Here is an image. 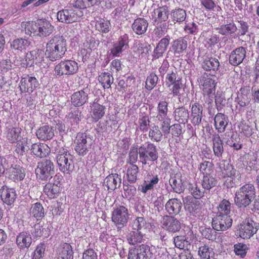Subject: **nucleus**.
<instances>
[{
    "label": "nucleus",
    "mask_w": 259,
    "mask_h": 259,
    "mask_svg": "<svg viewBox=\"0 0 259 259\" xmlns=\"http://www.w3.org/2000/svg\"><path fill=\"white\" fill-rule=\"evenodd\" d=\"M66 40L60 35L51 38L47 42L45 55L50 60L55 61L63 57L66 50Z\"/></svg>",
    "instance_id": "f257e3e1"
},
{
    "label": "nucleus",
    "mask_w": 259,
    "mask_h": 259,
    "mask_svg": "<svg viewBox=\"0 0 259 259\" xmlns=\"http://www.w3.org/2000/svg\"><path fill=\"white\" fill-rule=\"evenodd\" d=\"M25 33L29 35L45 37L54 31V26L46 19H39L36 22H27L24 24Z\"/></svg>",
    "instance_id": "f03ea898"
},
{
    "label": "nucleus",
    "mask_w": 259,
    "mask_h": 259,
    "mask_svg": "<svg viewBox=\"0 0 259 259\" xmlns=\"http://www.w3.org/2000/svg\"><path fill=\"white\" fill-rule=\"evenodd\" d=\"M139 154L140 160L144 165H151L157 161L159 157L156 146L151 143L141 146L139 148Z\"/></svg>",
    "instance_id": "7ed1b4c3"
},
{
    "label": "nucleus",
    "mask_w": 259,
    "mask_h": 259,
    "mask_svg": "<svg viewBox=\"0 0 259 259\" xmlns=\"http://www.w3.org/2000/svg\"><path fill=\"white\" fill-rule=\"evenodd\" d=\"M72 156L64 149L60 150L56 156L59 169L64 173L69 174L74 168Z\"/></svg>",
    "instance_id": "20e7f679"
},
{
    "label": "nucleus",
    "mask_w": 259,
    "mask_h": 259,
    "mask_svg": "<svg viewBox=\"0 0 259 259\" xmlns=\"http://www.w3.org/2000/svg\"><path fill=\"white\" fill-rule=\"evenodd\" d=\"M78 70V63L74 60H66L61 61L56 65L55 74L59 76L75 74Z\"/></svg>",
    "instance_id": "39448f33"
},
{
    "label": "nucleus",
    "mask_w": 259,
    "mask_h": 259,
    "mask_svg": "<svg viewBox=\"0 0 259 259\" xmlns=\"http://www.w3.org/2000/svg\"><path fill=\"white\" fill-rule=\"evenodd\" d=\"M165 85L169 89L174 96H180L183 84L176 70L169 71L165 77Z\"/></svg>",
    "instance_id": "423d86ee"
},
{
    "label": "nucleus",
    "mask_w": 259,
    "mask_h": 259,
    "mask_svg": "<svg viewBox=\"0 0 259 259\" xmlns=\"http://www.w3.org/2000/svg\"><path fill=\"white\" fill-rule=\"evenodd\" d=\"M37 178L41 181H47L54 174V165L50 160H44L37 164L35 169Z\"/></svg>",
    "instance_id": "0eeeda50"
},
{
    "label": "nucleus",
    "mask_w": 259,
    "mask_h": 259,
    "mask_svg": "<svg viewBox=\"0 0 259 259\" xmlns=\"http://www.w3.org/2000/svg\"><path fill=\"white\" fill-rule=\"evenodd\" d=\"M128 210L123 206L115 208L112 211V221L118 228H121L125 225L129 218Z\"/></svg>",
    "instance_id": "6e6552de"
},
{
    "label": "nucleus",
    "mask_w": 259,
    "mask_h": 259,
    "mask_svg": "<svg viewBox=\"0 0 259 259\" xmlns=\"http://www.w3.org/2000/svg\"><path fill=\"white\" fill-rule=\"evenodd\" d=\"M75 150L79 155L83 156L88 152L92 142L90 137L84 133H79L75 140Z\"/></svg>",
    "instance_id": "1a4fd4ad"
},
{
    "label": "nucleus",
    "mask_w": 259,
    "mask_h": 259,
    "mask_svg": "<svg viewBox=\"0 0 259 259\" xmlns=\"http://www.w3.org/2000/svg\"><path fill=\"white\" fill-rule=\"evenodd\" d=\"M200 84L202 86V90L204 96H208V102L211 103L215 92V80L208 75L204 74L200 78Z\"/></svg>",
    "instance_id": "9d476101"
},
{
    "label": "nucleus",
    "mask_w": 259,
    "mask_h": 259,
    "mask_svg": "<svg viewBox=\"0 0 259 259\" xmlns=\"http://www.w3.org/2000/svg\"><path fill=\"white\" fill-rule=\"evenodd\" d=\"M202 66L204 70L210 71L213 76L220 77L223 74V71L220 66V62L215 58L205 59L203 62Z\"/></svg>",
    "instance_id": "9b49d317"
},
{
    "label": "nucleus",
    "mask_w": 259,
    "mask_h": 259,
    "mask_svg": "<svg viewBox=\"0 0 259 259\" xmlns=\"http://www.w3.org/2000/svg\"><path fill=\"white\" fill-rule=\"evenodd\" d=\"M232 225L231 216L217 214L212 220V226L216 231H224L230 228Z\"/></svg>",
    "instance_id": "f8f14e48"
},
{
    "label": "nucleus",
    "mask_w": 259,
    "mask_h": 259,
    "mask_svg": "<svg viewBox=\"0 0 259 259\" xmlns=\"http://www.w3.org/2000/svg\"><path fill=\"white\" fill-rule=\"evenodd\" d=\"M37 79L28 75L22 77L19 83V88L21 93H32L38 86Z\"/></svg>",
    "instance_id": "ddd939ff"
},
{
    "label": "nucleus",
    "mask_w": 259,
    "mask_h": 259,
    "mask_svg": "<svg viewBox=\"0 0 259 259\" xmlns=\"http://www.w3.org/2000/svg\"><path fill=\"white\" fill-rule=\"evenodd\" d=\"M256 223L251 220H245L239 227V236L243 239L250 238L257 231Z\"/></svg>",
    "instance_id": "4468645a"
},
{
    "label": "nucleus",
    "mask_w": 259,
    "mask_h": 259,
    "mask_svg": "<svg viewBox=\"0 0 259 259\" xmlns=\"http://www.w3.org/2000/svg\"><path fill=\"white\" fill-rule=\"evenodd\" d=\"M128 48V36L127 34L121 36L118 40L113 43L110 49L111 54L114 57H118L120 54Z\"/></svg>",
    "instance_id": "2eb2a0df"
},
{
    "label": "nucleus",
    "mask_w": 259,
    "mask_h": 259,
    "mask_svg": "<svg viewBox=\"0 0 259 259\" xmlns=\"http://www.w3.org/2000/svg\"><path fill=\"white\" fill-rule=\"evenodd\" d=\"M0 195L3 202L8 205L12 204L17 197L15 189L7 186H3L0 188Z\"/></svg>",
    "instance_id": "dca6fc26"
},
{
    "label": "nucleus",
    "mask_w": 259,
    "mask_h": 259,
    "mask_svg": "<svg viewBox=\"0 0 259 259\" xmlns=\"http://www.w3.org/2000/svg\"><path fill=\"white\" fill-rule=\"evenodd\" d=\"M54 179L55 180L54 183H48L44 188V193L50 198L56 197L60 191L58 184L60 183V180L61 179V176L56 175Z\"/></svg>",
    "instance_id": "f3484780"
},
{
    "label": "nucleus",
    "mask_w": 259,
    "mask_h": 259,
    "mask_svg": "<svg viewBox=\"0 0 259 259\" xmlns=\"http://www.w3.org/2000/svg\"><path fill=\"white\" fill-rule=\"evenodd\" d=\"M246 56V50L240 47L233 51L229 56V63L233 66H238L240 64Z\"/></svg>",
    "instance_id": "a211bd4d"
},
{
    "label": "nucleus",
    "mask_w": 259,
    "mask_h": 259,
    "mask_svg": "<svg viewBox=\"0 0 259 259\" xmlns=\"http://www.w3.org/2000/svg\"><path fill=\"white\" fill-rule=\"evenodd\" d=\"M32 241L31 234L26 231L19 233L16 237L17 245L21 250L28 249L30 246Z\"/></svg>",
    "instance_id": "6ab92c4d"
},
{
    "label": "nucleus",
    "mask_w": 259,
    "mask_h": 259,
    "mask_svg": "<svg viewBox=\"0 0 259 259\" xmlns=\"http://www.w3.org/2000/svg\"><path fill=\"white\" fill-rule=\"evenodd\" d=\"M25 58L29 67L39 64L43 60L44 52L39 49L34 50L27 53Z\"/></svg>",
    "instance_id": "aec40b11"
},
{
    "label": "nucleus",
    "mask_w": 259,
    "mask_h": 259,
    "mask_svg": "<svg viewBox=\"0 0 259 259\" xmlns=\"http://www.w3.org/2000/svg\"><path fill=\"white\" fill-rule=\"evenodd\" d=\"M203 107L198 102H195L191 106V122L194 125H199L203 117Z\"/></svg>",
    "instance_id": "412c9836"
},
{
    "label": "nucleus",
    "mask_w": 259,
    "mask_h": 259,
    "mask_svg": "<svg viewBox=\"0 0 259 259\" xmlns=\"http://www.w3.org/2000/svg\"><path fill=\"white\" fill-rule=\"evenodd\" d=\"M121 182V177L117 174H112L105 178L103 186L108 190L113 191L119 187Z\"/></svg>",
    "instance_id": "4be33fe9"
},
{
    "label": "nucleus",
    "mask_w": 259,
    "mask_h": 259,
    "mask_svg": "<svg viewBox=\"0 0 259 259\" xmlns=\"http://www.w3.org/2000/svg\"><path fill=\"white\" fill-rule=\"evenodd\" d=\"M91 116L95 121H98L105 114V106L99 103V99L96 98L92 104Z\"/></svg>",
    "instance_id": "5701e85b"
},
{
    "label": "nucleus",
    "mask_w": 259,
    "mask_h": 259,
    "mask_svg": "<svg viewBox=\"0 0 259 259\" xmlns=\"http://www.w3.org/2000/svg\"><path fill=\"white\" fill-rule=\"evenodd\" d=\"M31 151L33 154L39 158L46 157L50 153V148L45 143H36L31 145Z\"/></svg>",
    "instance_id": "b1692460"
},
{
    "label": "nucleus",
    "mask_w": 259,
    "mask_h": 259,
    "mask_svg": "<svg viewBox=\"0 0 259 259\" xmlns=\"http://www.w3.org/2000/svg\"><path fill=\"white\" fill-rule=\"evenodd\" d=\"M218 166L224 177H229L232 180L234 179L236 170L234 166L229 163L227 160H221L218 163Z\"/></svg>",
    "instance_id": "393cba45"
},
{
    "label": "nucleus",
    "mask_w": 259,
    "mask_h": 259,
    "mask_svg": "<svg viewBox=\"0 0 259 259\" xmlns=\"http://www.w3.org/2000/svg\"><path fill=\"white\" fill-rule=\"evenodd\" d=\"M163 226L169 232H176L181 229V223L179 220L172 217L166 216L164 218Z\"/></svg>",
    "instance_id": "a878e982"
},
{
    "label": "nucleus",
    "mask_w": 259,
    "mask_h": 259,
    "mask_svg": "<svg viewBox=\"0 0 259 259\" xmlns=\"http://www.w3.org/2000/svg\"><path fill=\"white\" fill-rule=\"evenodd\" d=\"M170 36L168 35L162 38L157 44L156 47L154 50L153 57L155 59H158L162 56L164 52L166 50L167 47L169 44Z\"/></svg>",
    "instance_id": "bb28decb"
},
{
    "label": "nucleus",
    "mask_w": 259,
    "mask_h": 259,
    "mask_svg": "<svg viewBox=\"0 0 259 259\" xmlns=\"http://www.w3.org/2000/svg\"><path fill=\"white\" fill-rule=\"evenodd\" d=\"M25 175V169L19 165H16L10 169L9 177L15 182L22 181Z\"/></svg>",
    "instance_id": "cd10ccee"
},
{
    "label": "nucleus",
    "mask_w": 259,
    "mask_h": 259,
    "mask_svg": "<svg viewBox=\"0 0 259 259\" xmlns=\"http://www.w3.org/2000/svg\"><path fill=\"white\" fill-rule=\"evenodd\" d=\"M214 127L218 132H224L229 122L228 116L222 113H218L214 117Z\"/></svg>",
    "instance_id": "c85d7f7f"
},
{
    "label": "nucleus",
    "mask_w": 259,
    "mask_h": 259,
    "mask_svg": "<svg viewBox=\"0 0 259 259\" xmlns=\"http://www.w3.org/2000/svg\"><path fill=\"white\" fill-rule=\"evenodd\" d=\"M88 100V93L84 90L74 93L71 96V102L75 107H80Z\"/></svg>",
    "instance_id": "c756f323"
},
{
    "label": "nucleus",
    "mask_w": 259,
    "mask_h": 259,
    "mask_svg": "<svg viewBox=\"0 0 259 259\" xmlns=\"http://www.w3.org/2000/svg\"><path fill=\"white\" fill-rule=\"evenodd\" d=\"M212 149L214 155L220 159L224 153L223 142L219 135H214L212 138Z\"/></svg>",
    "instance_id": "7c9ffc66"
},
{
    "label": "nucleus",
    "mask_w": 259,
    "mask_h": 259,
    "mask_svg": "<svg viewBox=\"0 0 259 259\" xmlns=\"http://www.w3.org/2000/svg\"><path fill=\"white\" fill-rule=\"evenodd\" d=\"M182 203L177 198L169 199L165 204V209L169 214L177 215L181 211Z\"/></svg>",
    "instance_id": "2f4dec72"
},
{
    "label": "nucleus",
    "mask_w": 259,
    "mask_h": 259,
    "mask_svg": "<svg viewBox=\"0 0 259 259\" xmlns=\"http://www.w3.org/2000/svg\"><path fill=\"white\" fill-rule=\"evenodd\" d=\"M148 23L144 18H138L134 20L132 24V29L135 33L138 35L145 33L147 29Z\"/></svg>",
    "instance_id": "473e14b6"
},
{
    "label": "nucleus",
    "mask_w": 259,
    "mask_h": 259,
    "mask_svg": "<svg viewBox=\"0 0 259 259\" xmlns=\"http://www.w3.org/2000/svg\"><path fill=\"white\" fill-rule=\"evenodd\" d=\"M187 198L184 200V202L186 204V208L188 210L193 214H200L203 206L202 200L196 199L192 200L189 203L186 201Z\"/></svg>",
    "instance_id": "72a5a7b5"
},
{
    "label": "nucleus",
    "mask_w": 259,
    "mask_h": 259,
    "mask_svg": "<svg viewBox=\"0 0 259 259\" xmlns=\"http://www.w3.org/2000/svg\"><path fill=\"white\" fill-rule=\"evenodd\" d=\"M175 120L180 123L185 124L187 122L189 117L188 110L184 106L176 108L174 111Z\"/></svg>",
    "instance_id": "f704fd0d"
},
{
    "label": "nucleus",
    "mask_w": 259,
    "mask_h": 259,
    "mask_svg": "<svg viewBox=\"0 0 259 259\" xmlns=\"http://www.w3.org/2000/svg\"><path fill=\"white\" fill-rule=\"evenodd\" d=\"M254 199V198L250 196L246 195L237 191L235 193L234 201L239 207H245L249 205Z\"/></svg>",
    "instance_id": "c9c22d12"
},
{
    "label": "nucleus",
    "mask_w": 259,
    "mask_h": 259,
    "mask_svg": "<svg viewBox=\"0 0 259 259\" xmlns=\"http://www.w3.org/2000/svg\"><path fill=\"white\" fill-rule=\"evenodd\" d=\"M36 134L39 139L44 141L51 139L54 136L53 128L49 125L40 127L37 131Z\"/></svg>",
    "instance_id": "e433bc0d"
},
{
    "label": "nucleus",
    "mask_w": 259,
    "mask_h": 259,
    "mask_svg": "<svg viewBox=\"0 0 259 259\" xmlns=\"http://www.w3.org/2000/svg\"><path fill=\"white\" fill-rule=\"evenodd\" d=\"M136 249L140 254H142L144 259L151 258L153 255L157 252V249H159L154 246H150L146 244H142Z\"/></svg>",
    "instance_id": "4c0bfd02"
},
{
    "label": "nucleus",
    "mask_w": 259,
    "mask_h": 259,
    "mask_svg": "<svg viewBox=\"0 0 259 259\" xmlns=\"http://www.w3.org/2000/svg\"><path fill=\"white\" fill-rule=\"evenodd\" d=\"M154 18L157 23L166 21L168 18V10L167 7H162L156 9L154 11Z\"/></svg>",
    "instance_id": "58836bf2"
},
{
    "label": "nucleus",
    "mask_w": 259,
    "mask_h": 259,
    "mask_svg": "<svg viewBox=\"0 0 259 259\" xmlns=\"http://www.w3.org/2000/svg\"><path fill=\"white\" fill-rule=\"evenodd\" d=\"M187 48V41L183 38L177 39L172 42L171 48L175 55H180Z\"/></svg>",
    "instance_id": "ea45409f"
},
{
    "label": "nucleus",
    "mask_w": 259,
    "mask_h": 259,
    "mask_svg": "<svg viewBox=\"0 0 259 259\" xmlns=\"http://www.w3.org/2000/svg\"><path fill=\"white\" fill-rule=\"evenodd\" d=\"M21 129L19 127H12L7 131L6 137L11 143H14L23 138L21 135Z\"/></svg>",
    "instance_id": "a19ab883"
},
{
    "label": "nucleus",
    "mask_w": 259,
    "mask_h": 259,
    "mask_svg": "<svg viewBox=\"0 0 259 259\" xmlns=\"http://www.w3.org/2000/svg\"><path fill=\"white\" fill-rule=\"evenodd\" d=\"M202 35L205 37L203 44L207 48H212L220 40L219 35L211 32H203Z\"/></svg>",
    "instance_id": "79ce46f5"
},
{
    "label": "nucleus",
    "mask_w": 259,
    "mask_h": 259,
    "mask_svg": "<svg viewBox=\"0 0 259 259\" xmlns=\"http://www.w3.org/2000/svg\"><path fill=\"white\" fill-rule=\"evenodd\" d=\"M58 259H72L73 251L71 246L68 243L63 244L59 250Z\"/></svg>",
    "instance_id": "37998d69"
},
{
    "label": "nucleus",
    "mask_w": 259,
    "mask_h": 259,
    "mask_svg": "<svg viewBox=\"0 0 259 259\" xmlns=\"http://www.w3.org/2000/svg\"><path fill=\"white\" fill-rule=\"evenodd\" d=\"M16 143L15 151L19 156H23L28 151L29 147L27 138H23Z\"/></svg>",
    "instance_id": "c03bdc74"
},
{
    "label": "nucleus",
    "mask_w": 259,
    "mask_h": 259,
    "mask_svg": "<svg viewBox=\"0 0 259 259\" xmlns=\"http://www.w3.org/2000/svg\"><path fill=\"white\" fill-rule=\"evenodd\" d=\"M231 203L229 200L224 199L219 204L217 214L231 216Z\"/></svg>",
    "instance_id": "a18cd8bd"
},
{
    "label": "nucleus",
    "mask_w": 259,
    "mask_h": 259,
    "mask_svg": "<svg viewBox=\"0 0 259 259\" xmlns=\"http://www.w3.org/2000/svg\"><path fill=\"white\" fill-rule=\"evenodd\" d=\"M66 118L71 124H77L81 119V111L76 107L71 108Z\"/></svg>",
    "instance_id": "49530a36"
},
{
    "label": "nucleus",
    "mask_w": 259,
    "mask_h": 259,
    "mask_svg": "<svg viewBox=\"0 0 259 259\" xmlns=\"http://www.w3.org/2000/svg\"><path fill=\"white\" fill-rule=\"evenodd\" d=\"M30 42L26 39L20 38L14 40L11 44V48L15 50L22 52L30 45Z\"/></svg>",
    "instance_id": "de8ad7c7"
},
{
    "label": "nucleus",
    "mask_w": 259,
    "mask_h": 259,
    "mask_svg": "<svg viewBox=\"0 0 259 259\" xmlns=\"http://www.w3.org/2000/svg\"><path fill=\"white\" fill-rule=\"evenodd\" d=\"M139 167L136 164H130L126 170V178L127 181L131 183L136 182L139 174Z\"/></svg>",
    "instance_id": "09e8293b"
},
{
    "label": "nucleus",
    "mask_w": 259,
    "mask_h": 259,
    "mask_svg": "<svg viewBox=\"0 0 259 259\" xmlns=\"http://www.w3.org/2000/svg\"><path fill=\"white\" fill-rule=\"evenodd\" d=\"M99 42L93 37L87 38L83 43V49L81 50L82 54H84L83 51H87V53H90L92 50H94L98 47Z\"/></svg>",
    "instance_id": "8fccbe9b"
},
{
    "label": "nucleus",
    "mask_w": 259,
    "mask_h": 259,
    "mask_svg": "<svg viewBox=\"0 0 259 259\" xmlns=\"http://www.w3.org/2000/svg\"><path fill=\"white\" fill-rule=\"evenodd\" d=\"M150 226V224L146 221L144 217H137L132 223V227L133 229L139 231L145 230Z\"/></svg>",
    "instance_id": "3c124183"
},
{
    "label": "nucleus",
    "mask_w": 259,
    "mask_h": 259,
    "mask_svg": "<svg viewBox=\"0 0 259 259\" xmlns=\"http://www.w3.org/2000/svg\"><path fill=\"white\" fill-rule=\"evenodd\" d=\"M67 10L68 13H69V22L70 23L79 21L83 15V12L79 9L70 7L69 9H67Z\"/></svg>",
    "instance_id": "603ef678"
},
{
    "label": "nucleus",
    "mask_w": 259,
    "mask_h": 259,
    "mask_svg": "<svg viewBox=\"0 0 259 259\" xmlns=\"http://www.w3.org/2000/svg\"><path fill=\"white\" fill-rule=\"evenodd\" d=\"M143 237L141 232L132 231L127 235V240L129 244L135 245L141 243L143 240Z\"/></svg>",
    "instance_id": "864d4df0"
},
{
    "label": "nucleus",
    "mask_w": 259,
    "mask_h": 259,
    "mask_svg": "<svg viewBox=\"0 0 259 259\" xmlns=\"http://www.w3.org/2000/svg\"><path fill=\"white\" fill-rule=\"evenodd\" d=\"M156 110V119L168 116V103L165 101H159L157 104Z\"/></svg>",
    "instance_id": "5fc2aeb1"
},
{
    "label": "nucleus",
    "mask_w": 259,
    "mask_h": 259,
    "mask_svg": "<svg viewBox=\"0 0 259 259\" xmlns=\"http://www.w3.org/2000/svg\"><path fill=\"white\" fill-rule=\"evenodd\" d=\"M113 77L109 73H102L99 76V81L104 89H109L113 82Z\"/></svg>",
    "instance_id": "6e6d98bb"
},
{
    "label": "nucleus",
    "mask_w": 259,
    "mask_h": 259,
    "mask_svg": "<svg viewBox=\"0 0 259 259\" xmlns=\"http://www.w3.org/2000/svg\"><path fill=\"white\" fill-rule=\"evenodd\" d=\"M159 182V178L157 175L155 176L149 182H145L140 187L138 188L139 191L144 194L146 193L148 191L151 190L154 186Z\"/></svg>",
    "instance_id": "4d7b16f0"
},
{
    "label": "nucleus",
    "mask_w": 259,
    "mask_h": 259,
    "mask_svg": "<svg viewBox=\"0 0 259 259\" xmlns=\"http://www.w3.org/2000/svg\"><path fill=\"white\" fill-rule=\"evenodd\" d=\"M96 30L103 33L109 31L111 25L109 21L104 19H99L97 20L95 24Z\"/></svg>",
    "instance_id": "13d9d810"
},
{
    "label": "nucleus",
    "mask_w": 259,
    "mask_h": 259,
    "mask_svg": "<svg viewBox=\"0 0 259 259\" xmlns=\"http://www.w3.org/2000/svg\"><path fill=\"white\" fill-rule=\"evenodd\" d=\"M30 213L37 219L43 217L44 215V209L41 204L37 202L32 204L30 209Z\"/></svg>",
    "instance_id": "bf43d9fd"
},
{
    "label": "nucleus",
    "mask_w": 259,
    "mask_h": 259,
    "mask_svg": "<svg viewBox=\"0 0 259 259\" xmlns=\"http://www.w3.org/2000/svg\"><path fill=\"white\" fill-rule=\"evenodd\" d=\"M171 16L174 21L181 23L186 19V13L185 10L179 8L172 10Z\"/></svg>",
    "instance_id": "052dcab7"
},
{
    "label": "nucleus",
    "mask_w": 259,
    "mask_h": 259,
    "mask_svg": "<svg viewBox=\"0 0 259 259\" xmlns=\"http://www.w3.org/2000/svg\"><path fill=\"white\" fill-rule=\"evenodd\" d=\"M237 191L246 195L254 198L255 196V189L254 185L251 183L245 184L241 187Z\"/></svg>",
    "instance_id": "680f3d73"
},
{
    "label": "nucleus",
    "mask_w": 259,
    "mask_h": 259,
    "mask_svg": "<svg viewBox=\"0 0 259 259\" xmlns=\"http://www.w3.org/2000/svg\"><path fill=\"white\" fill-rule=\"evenodd\" d=\"M149 137L152 141L159 142L162 140V134L158 125H154L150 128Z\"/></svg>",
    "instance_id": "e2e57ef3"
},
{
    "label": "nucleus",
    "mask_w": 259,
    "mask_h": 259,
    "mask_svg": "<svg viewBox=\"0 0 259 259\" xmlns=\"http://www.w3.org/2000/svg\"><path fill=\"white\" fill-rule=\"evenodd\" d=\"M217 29L220 34L227 35L234 33L237 30V28L234 23H229L222 25Z\"/></svg>",
    "instance_id": "0e129e2a"
},
{
    "label": "nucleus",
    "mask_w": 259,
    "mask_h": 259,
    "mask_svg": "<svg viewBox=\"0 0 259 259\" xmlns=\"http://www.w3.org/2000/svg\"><path fill=\"white\" fill-rule=\"evenodd\" d=\"M217 184V180L209 175L204 176L202 186L204 189L210 190L216 186Z\"/></svg>",
    "instance_id": "69168bd1"
},
{
    "label": "nucleus",
    "mask_w": 259,
    "mask_h": 259,
    "mask_svg": "<svg viewBox=\"0 0 259 259\" xmlns=\"http://www.w3.org/2000/svg\"><path fill=\"white\" fill-rule=\"evenodd\" d=\"M198 253L201 259H214L212 249L207 246L199 247Z\"/></svg>",
    "instance_id": "338daca9"
},
{
    "label": "nucleus",
    "mask_w": 259,
    "mask_h": 259,
    "mask_svg": "<svg viewBox=\"0 0 259 259\" xmlns=\"http://www.w3.org/2000/svg\"><path fill=\"white\" fill-rule=\"evenodd\" d=\"M189 190L192 196L196 199H199L203 196L204 192L200 189L197 184H190Z\"/></svg>",
    "instance_id": "774afa93"
}]
</instances>
